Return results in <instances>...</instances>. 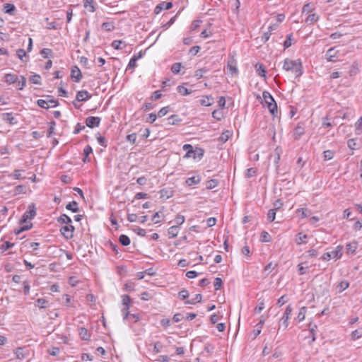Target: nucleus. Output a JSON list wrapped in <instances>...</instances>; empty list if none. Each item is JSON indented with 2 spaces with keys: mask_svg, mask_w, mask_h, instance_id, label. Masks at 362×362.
Wrapping results in <instances>:
<instances>
[{
  "mask_svg": "<svg viewBox=\"0 0 362 362\" xmlns=\"http://www.w3.org/2000/svg\"><path fill=\"white\" fill-rule=\"evenodd\" d=\"M276 26H277V25H276V24L269 25L268 27V30L267 32H264L262 36V41H263L264 42H266L267 41H268L272 35V32L273 30H276Z\"/></svg>",
  "mask_w": 362,
  "mask_h": 362,
  "instance_id": "nucleus-17",
  "label": "nucleus"
},
{
  "mask_svg": "<svg viewBox=\"0 0 362 362\" xmlns=\"http://www.w3.org/2000/svg\"><path fill=\"white\" fill-rule=\"evenodd\" d=\"M173 7V4L171 2H165L163 1L158 4L154 8V13L158 14L163 10H168Z\"/></svg>",
  "mask_w": 362,
  "mask_h": 362,
  "instance_id": "nucleus-12",
  "label": "nucleus"
},
{
  "mask_svg": "<svg viewBox=\"0 0 362 362\" xmlns=\"http://www.w3.org/2000/svg\"><path fill=\"white\" fill-rule=\"evenodd\" d=\"M57 221L59 223H65L66 226L71 225L72 223L71 218L65 214H62L57 218Z\"/></svg>",
  "mask_w": 362,
  "mask_h": 362,
  "instance_id": "nucleus-23",
  "label": "nucleus"
},
{
  "mask_svg": "<svg viewBox=\"0 0 362 362\" xmlns=\"http://www.w3.org/2000/svg\"><path fill=\"white\" fill-rule=\"evenodd\" d=\"M13 243H11L9 241H6L4 244L0 245V252L3 253L5 251L8 250V249L13 247Z\"/></svg>",
  "mask_w": 362,
  "mask_h": 362,
  "instance_id": "nucleus-44",
  "label": "nucleus"
},
{
  "mask_svg": "<svg viewBox=\"0 0 362 362\" xmlns=\"http://www.w3.org/2000/svg\"><path fill=\"white\" fill-rule=\"evenodd\" d=\"M15 194H24L26 192V187L23 185H17L14 189Z\"/></svg>",
  "mask_w": 362,
  "mask_h": 362,
  "instance_id": "nucleus-56",
  "label": "nucleus"
},
{
  "mask_svg": "<svg viewBox=\"0 0 362 362\" xmlns=\"http://www.w3.org/2000/svg\"><path fill=\"white\" fill-rule=\"evenodd\" d=\"M306 311H307L306 307L303 306L300 308L298 316H297V320H298V322H301L305 319Z\"/></svg>",
  "mask_w": 362,
  "mask_h": 362,
  "instance_id": "nucleus-42",
  "label": "nucleus"
},
{
  "mask_svg": "<svg viewBox=\"0 0 362 362\" xmlns=\"http://www.w3.org/2000/svg\"><path fill=\"white\" fill-rule=\"evenodd\" d=\"M18 83V89L23 90L26 84V78L23 76L18 77V81L16 82Z\"/></svg>",
  "mask_w": 362,
  "mask_h": 362,
  "instance_id": "nucleus-41",
  "label": "nucleus"
},
{
  "mask_svg": "<svg viewBox=\"0 0 362 362\" xmlns=\"http://www.w3.org/2000/svg\"><path fill=\"white\" fill-rule=\"evenodd\" d=\"M304 134V128L300 125H298L293 131V136L295 139H298L300 136Z\"/></svg>",
  "mask_w": 362,
  "mask_h": 362,
  "instance_id": "nucleus-30",
  "label": "nucleus"
},
{
  "mask_svg": "<svg viewBox=\"0 0 362 362\" xmlns=\"http://www.w3.org/2000/svg\"><path fill=\"white\" fill-rule=\"evenodd\" d=\"M100 120V117L90 116L86 118V124L87 127L94 128L99 126Z\"/></svg>",
  "mask_w": 362,
  "mask_h": 362,
  "instance_id": "nucleus-11",
  "label": "nucleus"
},
{
  "mask_svg": "<svg viewBox=\"0 0 362 362\" xmlns=\"http://www.w3.org/2000/svg\"><path fill=\"white\" fill-rule=\"evenodd\" d=\"M231 136L232 132L229 130H226L221 134V135L219 137V141H221V142H226Z\"/></svg>",
  "mask_w": 362,
  "mask_h": 362,
  "instance_id": "nucleus-39",
  "label": "nucleus"
},
{
  "mask_svg": "<svg viewBox=\"0 0 362 362\" xmlns=\"http://www.w3.org/2000/svg\"><path fill=\"white\" fill-rule=\"evenodd\" d=\"M357 246H358V244L355 241L348 243L346 246L347 253H351V254L354 253L356 250L357 249Z\"/></svg>",
  "mask_w": 362,
  "mask_h": 362,
  "instance_id": "nucleus-34",
  "label": "nucleus"
},
{
  "mask_svg": "<svg viewBox=\"0 0 362 362\" xmlns=\"http://www.w3.org/2000/svg\"><path fill=\"white\" fill-rule=\"evenodd\" d=\"M309 331L312 335V340L311 341L313 342L316 340V336H315V332L317 328V325L315 324L312 325L311 323L309 325Z\"/></svg>",
  "mask_w": 362,
  "mask_h": 362,
  "instance_id": "nucleus-43",
  "label": "nucleus"
},
{
  "mask_svg": "<svg viewBox=\"0 0 362 362\" xmlns=\"http://www.w3.org/2000/svg\"><path fill=\"white\" fill-rule=\"evenodd\" d=\"M319 20V16L316 13H311L305 19V23L308 24H313Z\"/></svg>",
  "mask_w": 362,
  "mask_h": 362,
  "instance_id": "nucleus-33",
  "label": "nucleus"
},
{
  "mask_svg": "<svg viewBox=\"0 0 362 362\" xmlns=\"http://www.w3.org/2000/svg\"><path fill=\"white\" fill-rule=\"evenodd\" d=\"M91 98V95L85 90H79L76 95V100L77 102L86 101Z\"/></svg>",
  "mask_w": 362,
  "mask_h": 362,
  "instance_id": "nucleus-15",
  "label": "nucleus"
},
{
  "mask_svg": "<svg viewBox=\"0 0 362 362\" xmlns=\"http://www.w3.org/2000/svg\"><path fill=\"white\" fill-rule=\"evenodd\" d=\"M206 71L207 70L205 68L197 69L194 72V76L197 78V79H200L203 77L204 74Z\"/></svg>",
  "mask_w": 362,
  "mask_h": 362,
  "instance_id": "nucleus-59",
  "label": "nucleus"
},
{
  "mask_svg": "<svg viewBox=\"0 0 362 362\" xmlns=\"http://www.w3.org/2000/svg\"><path fill=\"white\" fill-rule=\"evenodd\" d=\"M342 246L338 245L334 250L332 252H327L323 254L321 259L324 261H329L332 257L335 258L336 259H339L342 255Z\"/></svg>",
  "mask_w": 362,
  "mask_h": 362,
  "instance_id": "nucleus-5",
  "label": "nucleus"
},
{
  "mask_svg": "<svg viewBox=\"0 0 362 362\" xmlns=\"http://www.w3.org/2000/svg\"><path fill=\"white\" fill-rule=\"evenodd\" d=\"M356 134L359 135L362 133V117H361L355 123Z\"/></svg>",
  "mask_w": 362,
  "mask_h": 362,
  "instance_id": "nucleus-47",
  "label": "nucleus"
},
{
  "mask_svg": "<svg viewBox=\"0 0 362 362\" xmlns=\"http://www.w3.org/2000/svg\"><path fill=\"white\" fill-rule=\"evenodd\" d=\"M138 59H139V57H136V56H135V55H134V56H133V57L130 59V60H129V64H128V65H127V68H128V69H134V68L137 66V64H136V61H137Z\"/></svg>",
  "mask_w": 362,
  "mask_h": 362,
  "instance_id": "nucleus-51",
  "label": "nucleus"
},
{
  "mask_svg": "<svg viewBox=\"0 0 362 362\" xmlns=\"http://www.w3.org/2000/svg\"><path fill=\"white\" fill-rule=\"evenodd\" d=\"M158 193L160 194V198L165 200L173 196L174 190L171 187H165L160 189Z\"/></svg>",
  "mask_w": 362,
  "mask_h": 362,
  "instance_id": "nucleus-13",
  "label": "nucleus"
},
{
  "mask_svg": "<svg viewBox=\"0 0 362 362\" xmlns=\"http://www.w3.org/2000/svg\"><path fill=\"white\" fill-rule=\"evenodd\" d=\"M349 286V283L347 281H341L338 285L337 288L339 292L341 293L346 290Z\"/></svg>",
  "mask_w": 362,
  "mask_h": 362,
  "instance_id": "nucleus-48",
  "label": "nucleus"
},
{
  "mask_svg": "<svg viewBox=\"0 0 362 362\" xmlns=\"http://www.w3.org/2000/svg\"><path fill=\"white\" fill-rule=\"evenodd\" d=\"M40 54L44 58H48L49 56L52 55V51L51 49L44 48L40 51Z\"/></svg>",
  "mask_w": 362,
  "mask_h": 362,
  "instance_id": "nucleus-61",
  "label": "nucleus"
},
{
  "mask_svg": "<svg viewBox=\"0 0 362 362\" xmlns=\"http://www.w3.org/2000/svg\"><path fill=\"white\" fill-rule=\"evenodd\" d=\"M338 50H335L334 47H332L329 49L326 54L325 57L328 62H336L338 59Z\"/></svg>",
  "mask_w": 362,
  "mask_h": 362,
  "instance_id": "nucleus-10",
  "label": "nucleus"
},
{
  "mask_svg": "<svg viewBox=\"0 0 362 362\" xmlns=\"http://www.w3.org/2000/svg\"><path fill=\"white\" fill-rule=\"evenodd\" d=\"M35 305L41 309H44L48 308L49 306V303L47 299L40 298L36 300Z\"/></svg>",
  "mask_w": 362,
  "mask_h": 362,
  "instance_id": "nucleus-21",
  "label": "nucleus"
},
{
  "mask_svg": "<svg viewBox=\"0 0 362 362\" xmlns=\"http://www.w3.org/2000/svg\"><path fill=\"white\" fill-rule=\"evenodd\" d=\"M293 40V34L291 33V34L288 35L286 36V40L284 42V49H287L289 47H291L292 45Z\"/></svg>",
  "mask_w": 362,
  "mask_h": 362,
  "instance_id": "nucleus-49",
  "label": "nucleus"
},
{
  "mask_svg": "<svg viewBox=\"0 0 362 362\" xmlns=\"http://www.w3.org/2000/svg\"><path fill=\"white\" fill-rule=\"evenodd\" d=\"M347 146L351 151L359 149L361 146V141L358 138L350 139L347 141Z\"/></svg>",
  "mask_w": 362,
  "mask_h": 362,
  "instance_id": "nucleus-14",
  "label": "nucleus"
},
{
  "mask_svg": "<svg viewBox=\"0 0 362 362\" xmlns=\"http://www.w3.org/2000/svg\"><path fill=\"white\" fill-rule=\"evenodd\" d=\"M283 69L295 75L296 78L300 77L303 74L301 60L298 59L292 60L286 58L284 61Z\"/></svg>",
  "mask_w": 362,
  "mask_h": 362,
  "instance_id": "nucleus-2",
  "label": "nucleus"
},
{
  "mask_svg": "<svg viewBox=\"0 0 362 362\" xmlns=\"http://www.w3.org/2000/svg\"><path fill=\"white\" fill-rule=\"evenodd\" d=\"M222 284H223L222 279L219 277H216L214 279V286L215 291L219 290L221 288V287L222 286Z\"/></svg>",
  "mask_w": 362,
  "mask_h": 362,
  "instance_id": "nucleus-58",
  "label": "nucleus"
},
{
  "mask_svg": "<svg viewBox=\"0 0 362 362\" xmlns=\"http://www.w3.org/2000/svg\"><path fill=\"white\" fill-rule=\"evenodd\" d=\"M265 319L262 316L259 322L255 325V328L253 330L254 339H255L260 333L263 325L264 324Z\"/></svg>",
  "mask_w": 362,
  "mask_h": 362,
  "instance_id": "nucleus-18",
  "label": "nucleus"
},
{
  "mask_svg": "<svg viewBox=\"0 0 362 362\" xmlns=\"http://www.w3.org/2000/svg\"><path fill=\"white\" fill-rule=\"evenodd\" d=\"M102 28L105 30L110 32L115 29V25L112 22H105L102 24Z\"/></svg>",
  "mask_w": 362,
  "mask_h": 362,
  "instance_id": "nucleus-46",
  "label": "nucleus"
},
{
  "mask_svg": "<svg viewBox=\"0 0 362 362\" xmlns=\"http://www.w3.org/2000/svg\"><path fill=\"white\" fill-rule=\"evenodd\" d=\"M276 216L275 209H269L267 213V219L269 221L272 222L274 221Z\"/></svg>",
  "mask_w": 362,
  "mask_h": 362,
  "instance_id": "nucleus-62",
  "label": "nucleus"
},
{
  "mask_svg": "<svg viewBox=\"0 0 362 362\" xmlns=\"http://www.w3.org/2000/svg\"><path fill=\"white\" fill-rule=\"evenodd\" d=\"M18 76L13 74H6L4 76L5 82L8 84H13L18 81Z\"/></svg>",
  "mask_w": 362,
  "mask_h": 362,
  "instance_id": "nucleus-24",
  "label": "nucleus"
},
{
  "mask_svg": "<svg viewBox=\"0 0 362 362\" xmlns=\"http://www.w3.org/2000/svg\"><path fill=\"white\" fill-rule=\"evenodd\" d=\"M111 46L117 50L122 49L123 47H126L125 42L122 40H114L111 43Z\"/></svg>",
  "mask_w": 362,
  "mask_h": 362,
  "instance_id": "nucleus-28",
  "label": "nucleus"
},
{
  "mask_svg": "<svg viewBox=\"0 0 362 362\" xmlns=\"http://www.w3.org/2000/svg\"><path fill=\"white\" fill-rule=\"evenodd\" d=\"M186 151L185 158H201L204 156V150L202 148L194 147L190 144H185L182 147Z\"/></svg>",
  "mask_w": 362,
  "mask_h": 362,
  "instance_id": "nucleus-3",
  "label": "nucleus"
},
{
  "mask_svg": "<svg viewBox=\"0 0 362 362\" xmlns=\"http://www.w3.org/2000/svg\"><path fill=\"white\" fill-rule=\"evenodd\" d=\"M168 111H169L168 106L163 107L158 111V112L156 115L158 117H162L165 116V115H167Z\"/></svg>",
  "mask_w": 362,
  "mask_h": 362,
  "instance_id": "nucleus-63",
  "label": "nucleus"
},
{
  "mask_svg": "<svg viewBox=\"0 0 362 362\" xmlns=\"http://www.w3.org/2000/svg\"><path fill=\"white\" fill-rule=\"evenodd\" d=\"M3 119L10 124H15L17 123L16 118L13 116L11 112H6L2 115Z\"/></svg>",
  "mask_w": 362,
  "mask_h": 362,
  "instance_id": "nucleus-22",
  "label": "nucleus"
},
{
  "mask_svg": "<svg viewBox=\"0 0 362 362\" xmlns=\"http://www.w3.org/2000/svg\"><path fill=\"white\" fill-rule=\"evenodd\" d=\"M30 81L33 84H41L40 76L38 74L33 75L29 78Z\"/></svg>",
  "mask_w": 362,
  "mask_h": 362,
  "instance_id": "nucleus-53",
  "label": "nucleus"
},
{
  "mask_svg": "<svg viewBox=\"0 0 362 362\" xmlns=\"http://www.w3.org/2000/svg\"><path fill=\"white\" fill-rule=\"evenodd\" d=\"M122 305H124V308L128 307L129 308L132 303L131 298L128 295H123L122 296Z\"/></svg>",
  "mask_w": 362,
  "mask_h": 362,
  "instance_id": "nucleus-45",
  "label": "nucleus"
},
{
  "mask_svg": "<svg viewBox=\"0 0 362 362\" xmlns=\"http://www.w3.org/2000/svg\"><path fill=\"white\" fill-rule=\"evenodd\" d=\"M36 216V208L33 203L30 204L27 211L23 214L19 223L21 225L19 229L15 230L16 235H19L23 231L28 230L33 227L31 223H28V220H32Z\"/></svg>",
  "mask_w": 362,
  "mask_h": 362,
  "instance_id": "nucleus-1",
  "label": "nucleus"
},
{
  "mask_svg": "<svg viewBox=\"0 0 362 362\" xmlns=\"http://www.w3.org/2000/svg\"><path fill=\"white\" fill-rule=\"evenodd\" d=\"M4 8L5 10V13L10 15H13V12L16 10L15 6L12 4H5Z\"/></svg>",
  "mask_w": 362,
  "mask_h": 362,
  "instance_id": "nucleus-38",
  "label": "nucleus"
},
{
  "mask_svg": "<svg viewBox=\"0 0 362 362\" xmlns=\"http://www.w3.org/2000/svg\"><path fill=\"white\" fill-rule=\"evenodd\" d=\"M260 240L263 243H269L272 240V238L269 233L263 231L261 233Z\"/></svg>",
  "mask_w": 362,
  "mask_h": 362,
  "instance_id": "nucleus-50",
  "label": "nucleus"
},
{
  "mask_svg": "<svg viewBox=\"0 0 362 362\" xmlns=\"http://www.w3.org/2000/svg\"><path fill=\"white\" fill-rule=\"evenodd\" d=\"M14 354L18 359L23 360L29 356V350L26 347H18L15 350Z\"/></svg>",
  "mask_w": 362,
  "mask_h": 362,
  "instance_id": "nucleus-9",
  "label": "nucleus"
},
{
  "mask_svg": "<svg viewBox=\"0 0 362 362\" xmlns=\"http://www.w3.org/2000/svg\"><path fill=\"white\" fill-rule=\"evenodd\" d=\"M256 71L259 76H262L264 78L266 77V70L263 64H256Z\"/></svg>",
  "mask_w": 362,
  "mask_h": 362,
  "instance_id": "nucleus-36",
  "label": "nucleus"
},
{
  "mask_svg": "<svg viewBox=\"0 0 362 362\" xmlns=\"http://www.w3.org/2000/svg\"><path fill=\"white\" fill-rule=\"evenodd\" d=\"M167 119L168 124L171 125L178 124L182 121V119L177 115H173L170 116Z\"/></svg>",
  "mask_w": 362,
  "mask_h": 362,
  "instance_id": "nucleus-32",
  "label": "nucleus"
},
{
  "mask_svg": "<svg viewBox=\"0 0 362 362\" xmlns=\"http://www.w3.org/2000/svg\"><path fill=\"white\" fill-rule=\"evenodd\" d=\"M119 242L123 246H127L130 244V238L126 235H120L119 237Z\"/></svg>",
  "mask_w": 362,
  "mask_h": 362,
  "instance_id": "nucleus-35",
  "label": "nucleus"
},
{
  "mask_svg": "<svg viewBox=\"0 0 362 362\" xmlns=\"http://www.w3.org/2000/svg\"><path fill=\"white\" fill-rule=\"evenodd\" d=\"M180 228L178 226H173L170 227L168 230V234L169 235L170 238H175L178 233H179Z\"/></svg>",
  "mask_w": 362,
  "mask_h": 362,
  "instance_id": "nucleus-25",
  "label": "nucleus"
},
{
  "mask_svg": "<svg viewBox=\"0 0 362 362\" xmlns=\"http://www.w3.org/2000/svg\"><path fill=\"white\" fill-rule=\"evenodd\" d=\"M185 216L181 214H177L175 216V222L177 225H182L185 222Z\"/></svg>",
  "mask_w": 362,
  "mask_h": 362,
  "instance_id": "nucleus-64",
  "label": "nucleus"
},
{
  "mask_svg": "<svg viewBox=\"0 0 362 362\" xmlns=\"http://www.w3.org/2000/svg\"><path fill=\"white\" fill-rule=\"evenodd\" d=\"M66 209L67 210L71 211L74 213H76L79 211L78 203L76 201H72L66 204Z\"/></svg>",
  "mask_w": 362,
  "mask_h": 362,
  "instance_id": "nucleus-29",
  "label": "nucleus"
},
{
  "mask_svg": "<svg viewBox=\"0 0 362 362\" xmlns=\"http://www.w3.org/2000/svg\"><path fill=\"white\" fill-rule=\"evenodd\" d=\"M47 98H50L49 100H43V99H39L37 101V104L39 107L44 108V109H48L50 107H57L59 105V103L51 98V96L48 95Z\"/></svg>",
  "mask_w": 362,
  "mask_h": 362,
  "instance_id": "nucleus-6",
  "label": "nucleus"
},
{
  "mask_svg": "<svg viewBox=\"0 0 362 362\" xmlns=\"http://www.w3.org/2000/svg\"><path fill=\"white\" fill-rule=\"evenodd\" d=\"M292 307L291 305H288L286 310H285V312L281 317V319L280 320V322H279V328L281 327H283L284 329H286L288 326V319H289V317L290 315H291V313H292Z\"/></svg>",
  "mask_w": 362,
  "mask_h": 362,
  "instance_id": "nucleus-7",
  "label": "nucleus"
},
{
  "mask_svg": "<svg viewBox=\"0 0 362 362\" xmlns=\"http://www.w3.org/2000/svg\"><path fill=\"white\" fill-rule=\"evenodd\" d=\"M308 235L306 234H303L302 233H298L296 236V243L297 245H301L305 243V239H307Z\"/></svg>",
  "mask_w": 362,
  "mask_h": 362,
  "instance_id": "nucleus-31",
  "label": "nucleus"
},
{
  "mask_svg": "<svg viewBox=\"0 0 362 362\" xmlns=\"http://www.w3.org/2000/svg\"><path fill=\"white\" fill-rule=\"evenodd\" d=\"M74 230L75 228L72 225H69L62 227L60 232L66 240H69L73 238Z\"/></svg>",
  "mask_w": 362,
  "mask_h": 362,
  "instance_id": "nucleus-8",
  "label": "nucleus"
},
{
  "mask_svg": "<svg viewBox=\"0 0 362 362\" xmlns=\"http://www.w3.org/2000/svg\"><path fill=\"white\" fill-rule=\"evenodd\" d=\"M78 334H79L81 339L83 340L87 341V340H89V339H90V334L88 333V331L85 327H81L78 329Z\"/></svg>",
  "mask_w": 362,
  "mask_h": 362,
  "instance_id": "nucleus-27",
  "label": "nucleus"
},
{
  "mask_svg": "<svg viewBox=\"0 0 362 362\" xmlns=\"http://www.w3.org/2000/svg\"><path fill=\"white\" fill-rule=\"evenodd\" d=\"M217 180H210L206 182V188L209 189H211L215 188L218 185Z\"/></svg>",
  "mask_w": 362,
  "mask_h": 362,
  "instance_id": "nucleus-60",
  "label": "nucleus"
},
{
  "mask_svg": "<svg viewBox=\"0 0 362 362\" xmlns=\"http://www.w3.org/2000/svg\"><path fill=\"white\" fill-rule=\"evenodd\" d=\"M200 181H201V177L199 175H194L192 177H188L185 181V183L188 186H192V185L199 183Z\"/></svg>",
  "mask_w": 362,
  "mask_h": 362,
  "instance_id": "nucleus-19",
  "label": "nucleus"
},
{
  "mask_svg": "<svg viewBox=\"0 0 362 362\" xmlns=\"http://www.w3.org/2000/svg\"><path fill=\"white\" fill-rule=\"evenodd\" d=\"M71 78L76 83L82 78V74L78 66H75L71 69Z\"/></svg>",
  "mask_w": 362,
  "mask_h": 362,
  "instance_id": "nucleus-16",
  "label": "nucleus"
},
{
  "mask_svg": "<svg viewBox=\"0 0 362 362\" xmlns=\"http://www.w3.org/2000/svg\"><path fill=\"white\" fill-rule=\"evenodd\" d=\"M257 169L255 168H250L247 169L246 173H245V177L246 178H250L252 177H254L256 175Z\"/></svg>",
  "mask_w": 362,
  "mask_h": 362,
  "instance_id": "nucleus-54",
  "label": "nucleus"
},
{
  "mask_svg": "<svg viewBox=\"0 0 362 362\" xmlns=\"http://www.w3.org/2000/svg\"><path fill=\"white\" fill-rule=\"evenodd\" d=\"M177 92L181 94L182 95H189L192 91L185 87L184 86H178L177 87Z\"/></svg>",
  "mask_w": 362,
  "mask_h": 362,
  "instance_id": "nucleus-40",
  "label": "nucleus"
},
{
  "mask_svg": "<svg viewBox=\"0 0 362 362\" xmlns=\"http://www.w3.org/2000/svg\"><path fill=\"white\" fill-rule=\"evenodd\" d=\"M214 103V98L211 95H204L202 96L200 100V104L203 106H210Z\"/></svg>",
  "mask_w": 362,
  "mask_h": 362,
  "instance_id": "nucleus-20",
  "label": "nucleus"
},
{
  "mask_svg": "<svg viewBox=\"0 0 362 362\" xmlns=\"http://www.w3.org/2000/svg\"><path fill=\"white\" fill-rule=\"evenodd\" d=\"M262 97L267 105L270 113L272 115H275L277 113V105L272 95L269 93V92L264 90L262 93Z\"/></svg>",
  "mask_w": 362,
  "mask_h": 362,
  "instance_id": "nucleus-4",
  "label": "nucleus"
},
{
  "mask_svg": "<svg viewBox=\"0 0 362 362\" xmlns=\"http://www.w3.org/2000/svg\"><path fill=\"white\" fill-rule=\"evenodd\" d=\"M212 117L218 121H220L223 117V112L219 110H215L212 112Z\"/></svg>",
  "mask_w": 362,
  "mask_h": 362,
  "instance_id": "nucleus-52",
  "label": "nucleus"
},
{
  "mask_svg": "<svg viewBox=\"0 0 362 362\" xmlns=\"http://www.w3.org/2000/svg\"><path fill=\"white\" fill-rule=\"evenodd\" d=\"M233 59H232V62L228 61L227 68L230 71L231 74H236L238 72V69L235 65H233Z\"/></svg>",
  "mask_w": 362,
  "mask_h": 362,
  "instance_id": "nucleus-57",
  "label": "nucleus"
},
{
  "mask_svg": "<svg viewBox=\"0 0 362 362\" xmlns=\"http://www.w3.org/2000/svg\"><path fill=\"white\" fill-rule=\"evenodd\" d=\"M181 67H182L181 63H180V62L174 63L172 65L171 71L174 74H177L180 72Z\"/></svg>",
  "mask_w": 362,
  "mask_h": 362,
  "instance_id": "nucleus-55",
  "label": "nucleus"
},
{
  "mask_svg": "<svg viewBox=\"0 0 362 362\" xmlns=\"http://www.w3.org/2000/svg\"><path fill=\"white\" fill-rule=\"evenodd\" d=\"M202 296L200 293L196 294L194 298L191 300H187L185 302V305L187 304H195L196 303H199L202 301Z\"/></svg>",
  "mask_w": 362,
  "mask_h": 362,
  "instance_id": "nucleus-37",
  "label": "nucleus"
},
{
  "mask_svg": "<svg viewBox=\"0 0 362 362\" xmlns=\"http://www.w3.org/2000/svg\"><path fill=\"white\" fill-rule=\"evenodd\" d=\"M83 6L90 13H93L95 11L93 0H83Z\"/></svg>",
  "mask_w": 362,
  "mask_h": 362,
  "instance_id": "nucleus-26",
  "label": "nucleus"
}]
</instances>
